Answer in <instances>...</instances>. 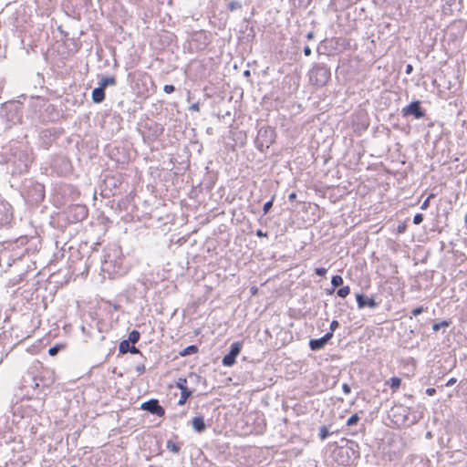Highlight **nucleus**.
I'll return each instance as SVG.
<instances>
[{"label": "nucleus", "instance_id": "obj_1", "mask_svg": "<svg viewBox=\"0 0 467 467\" xmlns=\"http://www.w3.org/2000/svg\"><path fill=\"white\" fill-rule=\"evenodd\" d=\"M338 463L348 466L359 458L358 444L351 441L349 445L339 447L336 451Z\"/></svg>", "mask_w": 467, "mask_h": 467}, {"label": "nucleus", "instance_id": "obj_2", "mask_svg": "<svg viewBox=\"0 0 467 467\" xmlns=\"http://www.w3.org/2000/svg\"><path fill=\"white\" fill-rule=\"evenodd\" d=\"M330 77V70L326 66L317 65L309 71V81L317 87L325 86Z\"/></svg>", "mask_w": 467, "mask_h": 467}, {"label": "nucleus", "instance_id": "obj_3", "mask_svg": "<svg viewBox=\"0 0 467 467\" xmlns=\"http://www.w3.org/2000/svg\"><path fill=\"white\" fill-rule=\"evenodd\" d=\"M389 418L393 424L400 428L407 422L406 409L403 406H394L390 409Z\"/></svg>", "mask_w": 467, "mask_h": 467}, {"label": "nucleus", "instance_id": "obj_4", "mask_svg": "<svg viewBox=\"0 0 467 467\" xmlns=\"http://www.w3.org/2000/svg\"><path fill=\"white\" fill-rule=\"evenodd\" d=\"M275 132L270 127L262 128L258 131L257 140L260 143L261 147L269 148L275 142Z\"/></svg>", "mask_w": 467, "mask_h": 467}, {"label": "nucleus", "instance_id": "obj_5", "mask_svg": "<svg viewBox=\"0 0 467 467\" xmlns=\"http://www.w3.org/2000/svg\"><path fill=\"white\" fill-rule=\"evenodd\" d=\"M242 349L241 342H234L231 345L230 352L223 358L222 363L225 367H232L235 363L236 357Z\"/></svg>", "mask_w": 467, "mask_h": 467}, {"label": "nucleus", "instance_id": "obj_6", "mask_svg": "<svg viewBox=\"0 0 467 467\" xmlns=\"http://www.w3.org/2000/svg\"><path fill=\"white\" fill-rule=\"evenodd\" d=\"M141 409L148 410L158 417H163L165 414V410L159 404L157 400H150L149 401L142 403Z\"/></svg>", "mask_w": 467, "mask_h": 467}, {"label": "nucleus", "instance_id": "obj_7", "mask_svg": "<svg viewBox=\"0 0 467 467\" xmlns=\"http://www.w3.org/2000/svg\"><path fill=\"white\" fill-rule=\"evenodd\" d=\"M404 113L412 114L416 119H420L424 116V112L422 111L419 101H413L410 103L404 109Z\"/></svg>", "mask_w": 467, "mask_h": 467}, {"label": "nucleus", "instance_id": "obj_8", "mask_svg": "<svg viewBox=\"0 0 467 467\" xmlns=\"http://www.w3.org/2000/svg\"><path fill=\"white\" fill-rule=\"evenodd\" d=\"M332 337V332H327L324 337L317 339H311L309 347L312 350H317L324 348L326 343Z\"/></svg>", "mask_w": 467, "mask_h": 467}, {"label": "nucleus", "instance_id": "obj_9", "mask_svg": "<svg viewBox=\"0 0 467 467\" xmlns=\"http://www.w3.org/2000/svg\"><path fill=\"white\" fill-rule=\"evenodd\" d=\"M356 299L358 308H364L365 306L375 308L378 306L373 297H368L363 295H357Z\"/></svg>", "mask_w": 467, "mask_h": 467}, {"label": "nucleus", "instance_id": "obj_10", "mask_svg": "<svg viewBox=\"0 0 467 467\" xmlns=\"http://www.w3.org/2000/svg\"><path fill=\"white\" fill-rule=\"evenodd\" d=\"M129 340H122L119 346V351L120 354H126L130 352L132 354H139L140 350L135 346H130Z\"/></svg>", "mask_w": 467, "mask_h": 467}, {"label": "nucleus", "instance_id": "obj_11", "mask_svg": "<svg viewBox=\"0 0 467 467\" xmlns=\"http://www.w3.org/2000/svg\"><path fill=\"white\" fill-rule=\"evenodd\" d=\"M192 426L196 431L202 432L206 428L203 417L197 416L192 418Z\"/></svg>", "mask_w": 467, "mask_h": 467}, {"label": "nucleus", "instance_id": "obj_12", "mask_svg": "<svg viewBox=\"0 0 467 467\" xmlns=\"http://www.w3.org/2000/svg\"><path fill=\"white\" fill-rule=\"evenodd\" d=\"M71 211H74L76 213V214L78 215L76 218L77 221H82L85 218H87V216H88V209L86 208L85 205H79V204L74 205L71 208Z\"/></svg>", "mask_w": 467, "mask_h": 467}, {"label": "nucleus", "instance_id": "obj_13", "mask_svg": "<svg viewBox=\"0 0 467 467\" xmlns=\"http://www.w3.org/2000/svg\"><path fill=\"white\" fill-rule=\"evenodd\" d=\"M92 100L95 103H100L105 99V89L101 87L94 88L91 94Z\"/></svg>", "mask_w": 467, "mask_h": 467}, {"label": "nucleus", "instance_id": "obj_14", "mask_svg": "<svg viewBox=\"0 0 467 467\" xmlns=\"http://www.w3.org/2000/svg\"><path fill=\"white\" fill-rule=\"evenodd\" d=\"M385 384L390 387L392 392H396L401 386V379L398 377H392L387 380Z\"/></svg>", "mask_w": 467, "mask_h": 467}, {"label": "nucleus", "instance_id": "obj_15", "mask_svg": "<svg viewBox=\"0 0 467 467\" xmlns=\"http://www.w3.org/2000/svg\"><path fill=\"white\" fill-rule=\"evenodd\" d=\"M115 77H103L99 82V87L105 89L108 86L115 85Z\"/></svg>", "mask_w": 467, "mask_h": 467}, {"label": "nucleus", "instance_id": "obj_16", "mask_svg": "<svg viewBox=\"0 0 467 467\" xmlns=\"http://www.w3.org/2000/svg\"><path fill=\"white\" fill-rule=\"evenodd\" d=\"M343 278L341 275H333L332 278H331V285L333 286L332 290L328 291L329 294L333 293L334 291V288L337 287V286H340L342 285L343 284Z\"/></svg>", "mask_w": 467, "mask_h": 467}, {"label": "nucleus", "instance_id": "obj_17", "mask_svg": "<svg viewBox=\"0 0 467 467\" xmlns=\"http://www.w3.org/2000/svg\"><path fill=\"white\" fill-rule=\"evenodd\" d=\"M166 447L169 451H171L173 453H179L181 451V445L175 443L173 441L169 440L166 443Z\"/></svg>", "mask_w": 467, "mask_h": 467}, {"label": "nucleus", "instance_id": "obj_18", "mask_svg": "<svg viewBox=\"0 0 467 467\" xmlns=\"http://www.w3.org/2000/svg\"><path fill=\"white\" fill-rule=\"evenodd\" d=\"M140 338V334L138 330H132L129 334V342L136 344Z\"/></svg>", "mask_w": 467, "mask_h": 467}, {"label": "nucleus", "instance_id": "obj_19", "mask_svg": "<svg viewBox=\"0 0 467 467\" xmlns=\"http://www.w3.org/2000/svg\"><path fill=\"white\" fill-rule=\"evenodd\" d=\"M198 352V348L194 345H191V346H188L187 348H185L181 353L180 355L184 357V356H187V355H191V354H195Z\"/></svg>", "mask_w": 467, "mask_h": 467}, {"label": "nucleus", "instance_id": "obj_20", "mask_svg": "<svg viewBox=\"0 0 467 467\" xmlns=\"http://www.w3.org/2000/svg\"><path fill=\"white\" fill-rule=\"evenodd\" d=\"M192 392L191 390L181 392L180 399L178 400V405L182 406L186 403L187 400L192 396Z\"/></svg>", "mask_w": 467, "mask_h": 467}, {"label": "nucleus", "instance_id": "obj_21", "mask_svg": "<svg viewBox=\"0 0 467 467\" xmlns=\"http://www.w3.org/2000/svg\"><path fill=\"white\" fill-rule=\"evenodd\" d=\"M337 294L339 297L345 298L350 294V287L348 285L342 286L337 290Z\"/></svg>", "mask_w": 467, "mask_h": 467}, {"label": "nucleus", "instance_id": "obj_22", "mask_svg": "<svg viewBox=\"0 0 467 467\" xmlns=\"http://www.w3.org/2000/svg\"><path fill=\"white\" fill-rule=\"evenodd\" d=\"M451 325V322L450 321H446V320H443L440 323H435L432 325V330L434 332H437L440 330L441 327H447Z\"/></svg>", "mask_w": 467, "mask_h": 467}, {"label": "nucleus", "instance_id": "obj_23", "mask_svg": "<svg viewBox=\"0 0 467 467\" xmlns=\"http://www.w3.org/2000/svg\"><path fill=\"white\" fill-rule=\"evenodd\" d=\"M63 348H64V345H56V346H54V347L49 348L48 354L50 356H56L58 353V351L60 349H62Z\"/></svg>", "mask_w": 467, "mask_h": 467}, {"label": "nucleus", "instance_id": "obj_24", "mask_svg": "<svg viewBox=\"0 0 467 467\" xmlns=\"http://www.w3.org/2000/svg\"><path fill=\"white\" fill-rule=\"evenodd\" d=\"M359 420V417L358 416V414H353L350 418H348V420H347V425L348 426H352V425H356Z\"/></svg>", "mask_w": 467, "mask_h": 467}, {"label": "nucleus", "instance_id": "obj_25", "mask_svg": "<svg viewBox=\"0 0 467 467\" xmlns=\"http://www.w3.org/2000/svg\"><path fill=\"white\" fill-rule=\"evenodd\" d=\"M330 435V432L329 431L327 430V428L326 426H323L321 427L320 429V432H319V437L321 440H325L327 439L328 436Z\"/></svg>", "mask_w": 467, "mask_h": 467}, {"label": "nucleus", "instance_id": "obj_26", "mask_svg": "<svg viewBox=\"0 0 467 467\" xmlns=\"http://www.w3.org/2000/svg\"><path fill=\"white\" fill-rule=\"evenodd\" d=\"M187 386V379L185 378H180L177 381H176V387L178 389L180 388H183Z\"/></svg>", "mask_w": 467, "mask_h": 467}, {"label": "nucleus", "instance_id": "obj_27", "mask_svg": "<svg viewBox=\"0 0 467 467\" xmlns=\"http://www.w3.org/2000/svg\"><path fill=\"white\" fill-rule=\"evenodd\" d=\"M273 206V200H270L268 202H266L265 204H264V207H263V210H264V213L266 214L270 209L272 208Z\"/></svg>", "mask_w": 467, "mask_h": 467}, {"label": "nucleus", "instance_id": "obj_28", "mask_svg": "<svg viewBox=\"0 0 467 467\" xmlns=\"http://www.w3.org/2000/svg\"><path fill=\"white\" fill-rule=\"evenodd\" d=\"M434 195L433 194H431L420 205V209L421 210H425L429 207L430 205V200L431 198H432Z\"/></svg>", "mask_w": 467, "mask_h": 467}, {"label": "nucleus", "instance_id": "obj_29", "mask_svg": "<svg viewBox=\"0 0 467 467\" xmlns=\"http://www.w3.org/2000/svg\"><path fill=\"white\" fill-rule=\"evenodd\" d=\"M423 221V215L421 213H417L413 217V223L415 224H420Z\"/></svg>", "mask_w": 467, "mask_h": 467}, {"label": "nucleus", "instance_id": "obj_30", "mask_svg": "<svg viewBox=\"0 0 467 467\" xmlns=\"http://www.w3.org/2000/svg\"><path fill=\"white\" fill-rule=\"evenodd\" d=\"M315 273L319 276H325L327 274V269L324 267H317L315 269Z\"/></svg>", "mask_w": 467, "mask_h": 467}, {"label": "nucleus", "instance_id": "obj_31", "mask_svg": "<svg viewBox=\"0 0 467 467\" xmlns=\"http://www.w3.org/2000/svg\"><path fill=\"white\" fill-rule=\"evenodd\" d=\"M163 90H164L165 93L171 94V93H172L175 90V88H174L173 85H165L163 87Z\"/></svg>", "mask_w": 467, "mask_h": 467}, {"label": "nucleus", "instance_id": "obj_32", "mask_svg": "<svg viewBox=\"0 0 467 467\" xmlns=\"http://www.w3.org/2000/svg\"><path fill=\"white\" fill-rule=\"evenodd\" d=\"M406 229H407L406 223H401L397 227V231L399 234H403L406 231Z\"/></svg>", "mask_w": 467, "mask_h": 467}, {"label": "nucleus", "instance_id": "obj_33", "mask_svg": "<svg viewBox=\"0 0 467 467\" xmlns=\"http://www.w3.org/2000/svg\"><path fill=\"white\" fill-rule=\"evenodd\" d=\"M423 311H424V308L422 306H419V307L414 308L411 313L414 317H416V316L421 314Z\"/></svg>", "mask_w": 467, "mask_h": 467}, {"label": "nucleus", "instance_id": "obj_34", "mask_svg": "<svg viewBox=\"0 0 467 467\" xmlns=\"http://www.w3.org/2000/svg\"><path fill=\"white\" fill-rule=\"evenodd\" d=\"M338 327V322L337 320H333L330 324V332L333 333Z\"/></svg>", "mask_w": 467, "mask_h": 467}, {"label": "nucleus", "instance_id": "obj_35", "mask_svg": "<svg viewBox=\"0 0 467 467\" xmlns=\"http://www.w3.org/2000/svg\"><path fill=\"white\" fill-rule=\"evenodd\" d=\"M436 393V389L434 388H428L426 389V394L428 396H433Z\"/></svg>", "mask_w": 467, "mask_h": 467}, {"label": "nucleus", "instance_id": "obj_36", "mask_svg": "<svg viewBox=\"0 0 467 467\" xmlns=\"http://www.w3.org/2000/svg\"><path fill=\"white\" fill-rule=\"evenodd\" d=\"M136 370L137 372H139L140 374H143L145 372V366L144 365H140L136 368Z\"/></svg>", "mask_w": 467, "mask_h": 467}, {"label": "nucleus", "instance_id": "obj_37", "mask_svg": "<svg viewBox=\"0 0 467 467\" xmlns=\"http://www.w3.org/2000/svg\"><path fill=\"white\" fill-rule=\"evenodd\" d=\"M256 235L258 237H266L267 236V233H264L262 230H257L256 231Z\"/></svg>", "mask_w": 467, "mask_h": 467}, {"label": "nucleus", "instance_id": "obj_38", "mask_svg": "<svg viewBox=\"0 0 467 467\" xmlns=\"http://www.w3.org/2000/svg\"><path fill=\"white\" fill-rule=\"evenodd\" d=\"M412 70H413V67H412V65L408 64V65L406 66V73H407V74H410V73L412 72Z\"/></svg>", "mask_w": 467, "mask_h": 467}, {"label": "nucleus", "instance_id": "obj_39", "mask_svg": "<svg viewBox=\"0 0 467 467\" xmlns=\"http://www.w3.org/2000/svg\"><path fill=\"white\" fill-rule=\"evenodd\" d=\"M304 54H305V56H309L311 54V48L308 46H306L304 48Z\"/></svg>", "mask_w": 467, "mask_h": 467}, {"label": "nucleus", "instance_id": "obj_40", "mask_svg": "<svg viewBox=\"0 0 467 467\" xmlns=\"http://www.w3.org/2000/svg\"><path fill=\"white\" fill-rule=\"evenodd\" d=\"M343 390L345 393L348 394L350 392V388L348 384L343 385Z\"/></svg>", "mask_w": 467, "mask_h": 467}, {"label": "nucleus", "instance_id": "obj_41", "mask_svg": "<svg viewBox=\"0 0 467 467\" xmlns=\"http://www.w3.org/2000/svg\"><path fill=\"white\" fill-rule=\"evenodd\" d=\"M455 382H456V379L451 378V379H450L448 380V382H447V384H446V385H447V386H451V385H453Z\"/></svg>", "mask_w": 467, "mask_h": 467}, {"label": "nucleus", "instance_id": "obj_42", "mask_svg": "<svg viewBox=\"0 0 467 467\" xmlns=\"http://www.w3.org/2000/svg\"><path fill=\"white\" fill-rule=\"evenodd\" d=\"M296 198V192H291L288 196V199L290 201H294L295 199Z\"/></svg>", "mask_w": 467, "mask_h": 467}, {"label": "nucleus", "instance_id": "obj_43", "mask_svg": "<svg viewBox=\"0 0 467 467\" xmlns=\"http://www.w3.org/2000/svg\"><path fill=\"white\" fill-rule=\"evenodd\" d=\"M191 109L192 110H195V111H198L199 110V106L198 104H193L191 106Z\"/></svg>", "mask_w": 467, "mask_h": 467}, {"label": "nucleus", "instance_id": "obj_44", "mask_svg": "<svg viewBox=\"0 0 467 467\" xmlns=\"http://www.w3.org/2000/svg\"><path fill=\"white\" fill-rule=\"evenodd\" d=\"M257 291H258L257 287H252V288H251V293H252V295H256V294H257Z\"/></svg>", "mask_w": 467, "mask_h": 467}, {"label": "nucleus", "instance_id": "obj_45", "mask_svg": "<svg viewBox=\"0 0 467 467\" xmlns=\"http://www.w3.org/2000/svg\"><path fill=\"white\" fill-rule=\"evenodd\" d=\"M179 389H181V392H184V391L190 390L187 386H185L183 388H180Z\"/></svg>", "mask_w": 467, "mask_h": 467}, {"label": "nucleus", "instance_id": "obj_46", "mask_svg": "<svg viewBox=\"0 0 467 467\" xmlns=\"http://www.w3.org/2000/svg\"><path fill=\"white\" fill-rule=\"evenodd\" d=\"M464 223H465V227L467 229V213L464 216Z\"/></svg>", "mask_w": 467, "mask_h": 467}]
</instances>
